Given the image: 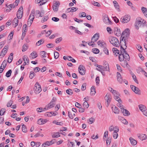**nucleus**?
<instances>
[{"label": "nucleus", "mask_w": 147, "mask_h": 147, "mask_svg": "<svg viewBox=\"0 0 147 147\" xmlns=\"http://www.w3.org/2000/svg\"><path fill=\"white\" fill-rule=\"evenodd\" d=\"M137 136L142 141L147 139V135L145 134H137Z\"/></svg>", "instance_id": "nucleus-9"}, {"label": "nucleus", "mask_w": 147, "mask_h": 147, "mask_svg": "<svg viewBox=\"0 0 147 147\" xmlns=\"http://www.w3.org/2000/svg\"><path fill=\"white\" fill-rule=\"evenodd\" d=\"M13 36V32H11L8 37V39L9 40L12 39Z\"/></svg>", "instance_id": "nucleus-61"}, {"label": "nucleus", "mask_w": 147, "mask_h": 147, "mask_svg": "<svg viewBox=\"0 0 147 147\" xmlns=\"http://www.w3.org/2000/svg\"><path fill=\"white\" fill-rule=\"evenodd\" d=\"M139 107L141 111L142 112L145 110H146V108L145 106L142 105H139Z\"/></svg>", "instance_id": "nucleus-27"}, {"label": "nucleus", "mask_w": 147, "mask_h": 147, "mask_svg": "<svg viewBox=\"0 0 147 147\" xmlns=\"http://www.w3.org/2000/svg\"><path fill=\"white\" fill-rule=\"evenodd\" d=\"M35 75V74L33 71H31L30 72L29 77L31 79H32L34 76Z\"/></svg>", "instance_id": "nucleus-42"}, {"label": "nucleus", "mask_w": 147, "mask_h": 147, "mask_svg": "<svg viewBox=\"0 0 147 147\" xmlns=\"http://www.w3.org/2000/svg\"><path fill=\"white\" fill-rule=\"evenodd\" d=\"M45 109H44V108H42L41 107H40L37 108L36 111L38 112H41L42 111H45Z\"/></svg>", "instance_id": "nucleus-58"}, {"label": "nucleus", "mask_w": 147, "mask_h": 147, "mask_svg": "<svg viewBox=\"0 0 147 147\" xmlns=\"http://www.w3.org/2000/svg\"><path fill=\"white\" fill-rule=\"evenodd\" d=\"M79 73L82 75H84L85 74V70L84 67L82 65H80L78 67Z\"/></svg>", "instance_id": "nucleus-11"}, {"label": "nucleus", "mask_w": 147, "mask_h": 147, "mask_svg": "<svg viewBox=\"0 0 147 147\" xmlns=\"http://www.w3.org/2000/svg\"><path fill=\"white\" fill-rule=\"evenodd\" d=\"M142 22L141 20H136L135 23V26L136 27V28L137 29H138L139 27L142 24Z\"/></svg>", "instance_id": "nucleus-19"}, {"label": "nucleus", "mask_w": 147, "mask_h": 147, "mask_svg": "<svg viewBox=\"0 0 147 147\" xmlns=\"http://www.w3.org/2000/svg\"><path fill=\"white\" fill-rule=\"evenodd\" d=\"M124 38V37H123L122 38L120 39V42L121 43H122V42H123L124 43V45L123 47V46L121 45V53H123L124 59L127 61H129L130 59V57L129 55L127 53L126 51L125 50V49H126L127 46L126 45V43L125 40H123Z\"/></svg>", "instance_id": "nucleus-1"}, {"label": "nucleus", "mask_w": 147, "mask_h": 147, "mask_svg": "<svg viewBox=\"0 0 147 147\" xmlns=\"http://www.w3.org/2000/svg\"><path fill=\"white\" fill-rule=\"evenodd\" d=\"M47 54V53L44 51H42L40 53V55L42 58L46 57Z\"/></svg>", "instance_id": "nucleus-35"}, {"label": "nucleus", "mask_w": 147, "mask_h": 147, "mask_svg": "<svg viewBox=\"0 0 147 147\" xmlns=\"http://www.w3.org/2000/svg\"><path fill=\"white\" fill-rule=\"evenodd\" d=\"M90 94L92 96L94 95L95 93V88L94 86H92L91 88Z\"/></svg>", "instance_id": "nucleus-29"}, {"label": "nucleus", "mask_w": 147, "mask_h": 147, "mask_svg": "<svg viewBox=\"0 0 147 147\" xmlns=\"http://www.w3.org/2000/svg\"><path fill=\"white\" fill-rule=\"evenodd\" d=\"M68 60L69 61H71L73 63H75L76 62V61L71 56H68Z\"/></svg>", "instance_id": "nucleus-50"}, {"label": "nucleus", "mask_w": 147, "mask_h": 147, "mask_svg": "<svg viewBox=\"0 0 147 147\" xmlns=\"http://www.w3.org/2000/svg\"><path fill=\"white\" fill-rule=\"evenodd\" d=\"M30 55H32V59L35 58L37 57V53L35 51H33L32 53Z\"/></svg>", "instance_id": "nucleus-36"}, {"label": "nucleus", "mask_w": 147, "mask_h": 147, "mask_svg": "<svg viewBox=\"0 0 147 147\" xmlns=\"http://www.w3.org/2000/svg\"><path fill=\"white\" fill-rule=\"evenodd\" d=\"M8 48L7 45L5 46L3 49L2 50L0 56L3 57L5 55L7 52Z\"/></svg>", "instance_id": "nucleus-13"}, {"label": "nucleus", "mask_w": 147, "mask_h": 147, "mask_svg": "<svg viewBox=\"0 0 147 147\" xmlns=\"http://www.w3.org/2000/svg\"><path fill=\"white\" fill-rule=\"evenodd\" d=\"M28 46L26 45H24L22 47V51H26L28 49Z\"/></svg>", "instance_id": "nucleus-49"}, {"label": "nucleus", "mask_w": 147, "mask_h": 147, "mask_svg": "<svg viewBox=\"0 0 147 147\" xmlns=\"http://www.w3.org/2000/svg\"><path fill=\"white\" fill-rule=\"evenodd\" d=\"M132 77L134 80L135 81V82L137 84H138V81L136 78V76H135V75L134 74H132Z\"/></svg>", "instance_id": "nucleus-46"}, {"label": "nucleus", "mask_w": 147, "mask_h": 147, "mask_svg": "<svg viewBox=\"0 0 147 147\" xmlns=\"http://www.w3.org/2000/svg\"><path fill=\"white\" fill-rule=\"evenodd\" d=\"M112 50L113 51V53L115 55H116L117 56L119 53V51L118 50L117 48H114Z\"/></svg>", "instance_id": "nucleus-30"}, {"label": "nucleus", "mask_w": 147, "mask_h": 147, "mask_svg": "<svg viewBox=\"0 0 147 147\" xmlns=\"http://www.w3.org/2000/svg\"><path fill=\"white\" fill-rule=\"evenodd\" d=\"M118 136V134L117 133L113 132V136L114 139H116L117 138Z\"/></svg>", "instance_id": "nucleus-64"}, {"label": "nucleus", "mask_w": 147, "mask_h": 147, "mask_svg": "<svg viewBox=\"0 0 147 147\" xmlns=\"http://www.w3.org/2000/svg\"><path fill=\"white\" fill-rule=\"evenodd\" d=\"M12 73V71L11 70H9L7 71L6 73L5 76L7 77H9L11 75V74Z\"/></svg>", "instance_id": "nucleus-37"}, {"label": "nucleus", "mask_w": 147, "mask_h": 147, "mask_svg": "<svg viewBox=\"0 0 147 147\" xmlns=\"http://www.w3.org/2000/svg\"><path fill=\"white\" fill-rule=\"evenodd\" d=\"M122 111L123 115L125 116H127L130 115V114L129 112L126 109H123V110Z\"/></svg>", "instance_id": "nucleus-28"}, {"label": "nucleus", "mask_w": 147, "mask_h": 147, "mask_svg": "<svg viewBox=\"0 0 147 147\" xmlns=\"http://www.w3.org/2000/svg\"><path fill=\"white\" fill-rule=\"evenodd\" d=\"M13 101L12 100H10L7 103V107H9L12 106V105L13 103Z\"/></svg>", "instance_id": "nucleus-48"}, {"label": "nucleus", "mask_w": 147, "mask_h": 147, "mask_svg": "<svg viewBox=\"0 0 147 147\" xmlns=\"http://www.w3.org/2000/svg\"><path fill=\"white\" fill-rule=\"evenodd\" d=\"M92 51L95 54L98 53L99 52V50L97 49L94 48L93 49Z\"/></svg>", "instance_id": "nucleus-54"}, {"label": "nucleus", "mask_w": 147, "mask_h": 147, "mask_svg": "<svg viewBox=\"0 0 147 147\" xmlns=\"http://www.w3.org/2000/svg\"><path fill=\"white\" fill-rule=\"evenodd\" d=\"M103 51L104 53L107 55H109V51L108 49L105 47L103 48Z\"/></svg>", "instance_id": "nucleus-57"}, {"label": "nucleus", "mask_w": 147, "mask_h": 147, "mask_svg": "<svg viewBox=\"0 0 147 147\" xmlns=\"http://www.w3.org/2000/svg\"><path fill=\"white\" fill-rule=\"evenodd\" d=\"M113 32L114 34L117 36H120L121 35V32L118 27H115Z\"/></svg>", "instance_id": "nucleus-10"}, {"label": "nucleus", "mask_w": 147, "mask_h": 147, "mask_svg": "<svg viewBox=\"0 0 147 147\" xmlns=\"http://www.w3.org/2000/svg\"><path fill=\"white\" fill-rule=\"evenodd\" d=\"M55 104L54 103L50 102L44 108L45 109L48 110L49 109H51L53 108Z\"/></svg>", "instance_id": "nucleus-22"}, {"label": "nucleus", "mask_w": 147, "mask_h": 147, "mask_svg": "<svg viewBox=\"0 0 147 147\" xmlns=\"http://www.w3.org/2000/svg\"><path fill=\"white\" fill-rule=\"evenodd\" d=\"M120 120L124 124L127 125L128 124V122L126 119L122 117H120Z\"/></svg>", "instance_id": "nucleus-33"}, {"label": "nucleus", "mask_w": 147, "mask_h": 147, "mask_svg": "<svg viewBox=\"0 0 147 147\" xmlns=\"http://www.w3.org/2000/svg\"><path fill=\"white\" fill-rule=\"evenodd\" d=\"M130 16L127 15L122 17L120 19V21L123 23H126L130 21Z\"/></svg>", "instance_id": "nucleus-5"}, {"label": "nucleus", "mask_w": 147, "mask_h": 147, "mask_svg": "<svg viewBox=\"0 0 147 147\" xmlns=\"http://www.w3.org/2000/svg\"><path fill=\"white\" fill-rule=\"evenodd\" d=\"M17 18H15L12 21V24L14 26V27H16L18 25L19 20Z\"/></svg>", "instance_id": "nucleus-17"}, {"label": "nucleus", "mask_w": 147, "mask_h": 147, "mask_svg": "<svg viewBox=\"0 0 147 147\" xmlns=\"http://www.w3.org/2000/svg\"><path fill=\"white\" fill-rule=\"evenodd\" d=\"M60 136L59 135V133H55L53 134L52 135V137L53 138H58Z\"/></svg>", "instance_id": "nucleus-43"}, {"label": "nucleus", "mask_w": 147, "mask_h": 147, "mask_svg": "<svg viewBox=\"0 0 147 147\" xmlns=\"http://www.w3.org/2000/svg\"><path fill=\"white\" fill-rule=\"evenodd\" d=\"M14 5V4H11L9 5V6L8 7V8H9V9H6V11L8 12L9 11H10L12 8H14L15 7Z\"/></svg>", "instance_id": "nucleus-31"}, {"label": "nucleus", "mask_w": 147, "mask_h": 147, "mask_svg": "<svg viewBox=\"0 0 147 147\" xmlns=\"http://www.w3.org/2000/svg\"><path fill=\"white\" fill-rule=\"evenodd\" d=\"M5 111V109H2L0 111V115L1 116H2L4 115V113Z\"/></svg>", "instance_id": "nucleus-56"}, {"label": "nucleus", "mask_w": 147, "mask_h": 147, "mask_svg": "<svg viewBox=\"0 0 147 147\" xmlns=\"http://www.w3.org/2000/svg\"><path fill=\"white\" fill-rule=\"evenodd\" d=\"M34 90L36 94L39 93L42 90L41 86L38 82H36L35 85Z\"/></svg>", "instance_id": "nucleus-3"}, {"label": "nucleus", "mask_w": 147, "mask_h": 147, "mask_svg": "<svg viewBox=\"0 0 147 147\" xmlns=\"http://www.w3.org/2000/svg\"><path fill=\"white\" fill-rule=\"evenodd\" d=\"M136 48L140 51L141 52L142 50L141 46L139 45H137L136 46Z\"/></svg>", "instance_id": "nucleus-60"}, {"label": "nucleus", "mask_w": 147, "mask_h": 147, "mask_svg": "<svg viewBox=\"0 0 147 147\" xmlns=\"http://www.w3.org/2000/svg\"><path fill=\"white\" fill-rule=\"evenodd\" d=\"M50 145L49 142L47 141L45 142L42 145V147H47L46 146H49Z\"/></svg>", "instance_id": "nucleus-41"}, {"label": "nucleus", "mask_w": 147, "mask_h": 147, "mask_svg": "<svg viewBox=\"0 0 147 147\" xmlns=\"http://www.w3.org/2000/svg\"><path fill=\"white\" fill-rule=\"evenodd\" d=\"M44 42V40L43 39H41L37 42L36 43V45L37 46H39L43 43Z\"/></svg>", "instance_id": "nucleus-39"}, {"label": "nucleus", "mask_w": 147, "mask_h": 147, "mask_svg": "<svg viewBox=\"0 0 147 147\" xmlns=\"http://www.w3.org/2000/svg\"><path fill=\"white\" fill-rule=\"evenodd\" d=\"M112 94L114 96V99L117 101L119 102H121V100L120 98L119 97L120 94L119 92L116 90L113 91Z\"/></svg>", "instance_id": "nucleus-4"}, {"label": "nucleus", "mask_w": 147, "mask_h": 147, "mask_svg": "<svg viewBox=\"0 0 147 147\" xmlns=\"http://www.w3.org/2000/svg\"><path fill=\"white\" fill-rule=\"evenodd\" d=\"M110 42L113 46L116 47L119 46L120 43L118 40L115 37L110 36L109 38Z\"/></svg>", "instance_id": "nucleus-2"}, {"label": "nucleus", "mask_w": 147, "mask_h": 147, "mask_svg": "<svg viewBox=\"0 0 147 147\" xmlns=\"http://www.w3.org/2000/svg\"><path fill=\"white\" fill-rule=\"evenodd\" d=\"M75 115V114L74 113L73 115H72L71 113L69 111L68 112V116L69 118L71 119H72L74 117V116Z\"/></svg>", "instance_id": "nucleus-52"}, {"label": "nucleus", "mask_w": 147, "mask_h": 147, "mask_svg": "<svg viewBox=\"0 0 147 147\" xmlns=\"http://www.w3.org/2000/svg\"><path fill=\"white\" fill-rule=\"evenodd\" d=\"M129 140L130 141L131 144L133 145H135L137 144L136 141L134 139L132 138H129Z\"/></svg>", "instance_id": "nucleus-34"}, {"label": "nucleus", "mask_w": 147, "mask_h": 147, "mask_svg": "<svg viewBox=\"0 0 147 147\" xmlns=\"http://www.w3.org/2000/svg\"><path fill=\"white\" fill-rule=\"evenodd\" d=\"M103 71H109V65H104L103 67Z\"/></svg>", "instance_id": "nucleus-44"}, {"label": "nucleus", "mask_w": 147, "mask_h": 147, "mask_svg": "<svg viewBox=\"0 0 147 147\" xmlns=\"http://www.w3.org/2000/svg\"><path fill=\"white\" fill-rule=\"evenodd\" d=\"M117 80L120 83H122L123 82V80L122 78L121 75L120 73L119 72L117 73Z\"/></svg>", "instance_id": "nucleus-20"}, {"label": "nucleus", "mask_w": 147, "mask_h": 147, "mask_svg": "<svg viewBox=\"0 0 147 147\" xmlns=\"http://www.w3.org/2000/svg\"><path fill=\"white\" fill-rule=\"evenodd\" d=\"M131 88L132 90L135 93L138 95H140L141 94V91L138 88L132 85L131 86Z\"/></svg>", "instance_id": "nucleus-7"}, {"label": "nucleus", "mask_w": 147, "mask_h": 147, "mask_svg": "<svg viewBox=\"0 0 147 147\" xmlns=\"http://www.w3.org/2000/svg\"><path fill=\"white\" fill-rule=\"evenodd\" d=\"M7 63L6 61L5 60H4L2 63V64L1 66V67H2L4 68V69H5Z\"/></svg>", "instance_id": "nucleus-38"}, {"label": "nucleus", "mask_w": 147, "mask_h": 147, "mask_svg": "<svg viewBox=\"0 0 147 147\" xmlns=\"http://www.w3.org/2000/svg\"><path fill=\"white\" fill-rule=\"evenodd\" d=\"M22 131L24 132H26L27 131V129L26 127V126L24 124L22 125Z\"/></svg>", "instance_id": "nucleus-51"}, {"label": "nucleus", "mask_w": 147, "mask_h": 147, "mask_svg": "<svg viewBox=\"0 0 147 147\" xmlns=\"http://www.w3.org/2000/svg\"><path fill=\"white\" fill-rule=\"evenodd\" d=\"M49 18L48 17V16H45L43 18L41 21V22H42L43 23L44 22H45L47 21V20Z\"/></svg>", "instance_id": "nucleus-53"}, {"label": "nucleus", "mask_w": 147, "mask_h": 147, "mask_svg": "<svg viewBox=\"0 0 147 147\" xmlns=\"http://www.w3.org/2000/svg\"><path fill=\"white\" fill-rule=\"evenodd\" d=\"M27 30V25L26 24H25L23 25V31L22 34V38H24L26 35V32Z\"/></svg>", "instance_id": "nucleus-14"}, {"label": "nucleus", "mask_w": 147, "mask_h": 147, "mask_svg": "<svg viewBox=\"0 0 147 147\" xmlns=\"http://www.w3.org/2000/svg\"><path fill=\"white\" fill-rule=\"evenodd\" d=\"M112 109L113 112L117 114H119V110L118 109L117 107L115 105H113L112 107Z\"/></svg>", "instance_id": "nucleus-18"}, {"label": "nucleus", "mask_w": 147, "mask_h": 147, "mask_svg": "<svg viewBox=\"0 0 147 147\" xmlns=\"http://www.w3.org/2000/svg\"><path fill=\"white\" fill-rule=\"evenodd\" d=\"M62 40V37H60L59 38H57L55 40V42L57 43H58L59 42H60Z\"/></svg>", "instance_id": "nucleus-63"}, {"label": "nucleus", "mask_w": 147, "mask_h": 147, "mask_svg": "<svg viewBox=\"0 0 147 147\" xmlns=\"http://www.w3.org/2000/svg\"><path fill=\"white\" fill-rule=\"evenodd\" d=\"M60 5L59 2H56L53 6V9L55 12H57L58 10L59 6Z\"/></svg>", "instance_id": "nucleus-15"}, {"label": "nucleus", "mask_w": 147, "mask_h": 147, "mask_svg": "<svg viewBox=\"0 0 147 147\" xmlns=\"http://www.w3.org/2000/svg\"><path fill=\"white\" fill-rule=\"evenodd\" d=\"M103 21L105 23L107 24H110L111 23V22L107 16H105V17H104Z\"/></svg>", "instance_id": "nucleus-23"}, {"label": "nucleus", "mask_w": 147, "mask_h": 147, "mask_svg": "<svg viewBox=\"0 0 147 147\" xmlns=\"http://www.w3.org/2000/svg\"><path fill=\"white\" fill-rule=\"evenodd\" d=\"M83 107L85 108V107L86 108V109L88 108L89 107V105L88 104L87 102H84L83 104Z\"/></svg>", "instance_id": "nucleus-47"}, {"label": "nucleus", "mask_w": 147, "mask_h": 147, "mask_svg": "<svg viewBox=\"0 0 147 147\" xmlns=\"http://www.w3.org/2000/svg\"><path fill=\"white\" fill-rule=\"evenodd\" d=\"M124 57L123 53H121L119 54V60L121 61H123L124 59Z\"/></svg>", "instance_id": "nucleus-32"}, {"label": "nucleus", "mask_w": 147, "mask_h": 147, "mask_svg": "<svg viewBox=\"0 0 147 147\" xmlns=\"http://www.w3.org/2000/svg\"><path fill=\"white\" fill-rule=\"evenodd\" d=\"M78 9V8L76 7H70L67 9V11L68 12H73L75 11Z\"/></svg>", "instance_id": "nucleus-25"}, {"label": "nucleus", "mask_w": 147, "mask_h": 147, "mask_svg": "<svg viewBox=\"0 0 147 147\" xmlns=\"http://www.w3.org/2000/svg\"><path fill=\"white\" fill-rule=\"evenodd\" d=\"M48 0H41V2L40 4L39 5V6H41L45 3Z\"/></svg>", "instance_id": "nucleus-59"}, {"label": "nucleus", "mask_w": 147, "mask_h": 147, "mask_svg": "<svg viewBox=\"0 0 147 147\" xmlns=\"http://www.w3.org/2000/svg\"><path fill=\"white\" fill-rule=\"evenodd\" d=\"M39 125L43 124V119H38L37 121Z\"/></svg>", "instance_id": "nucleus-62"}, {"label": "nucleus", "mask_w": 147, "mask_h": 147, "mask_svg": "<svg viewBox=\"0 0 147 147\" xmlns=\"http://www.w3.org/2000/svg\"><path fill=\"white\" fill-rule=\"evenodd\" d=\"M66 93L69 95H71L73 94V92L71 89H69L66 90Z\"/></svg>", "instance_id": "nucleus-45"}, {"label": "nucleus", "mask_w": 147, "mask_h": 147, "mask_svg": "<svg viewBox=\"0 0 147 147\" xmlns=\"http://www.w3.org/2000/svg\"><path fill=\"white\" fill-rule=\"evenodd\" d=\"M105 99L107 102V107H108L111 100V94L107 93L105 97Z\"/></svg>", "instance_id": "nucleus-8"}, {"label": "nucleus", "mask_w": 147, "mask_h": 147, "mask_svg": "<svg viewBox=\"0 0 147 147\" xmlns=\"http://www.w3.org/2000/svg\"><path fill=\"white\" fill-rule=\"evenodd\" d=\"M97 43L98 45L103 48L106 46L105 43L103 41L99 40L98 42Z\"/></svg>", "instance_id": "nucleus-21"}, {"label": "nucleus", "mask_w": 147, "mask_h": 147, "mask_svg": "<svg viewBox=\"0 0 147 147\" xmlns=\"http://www.w3.org/2000/svg\"><path fill=\"white\" fill-rule=\"evenodd\" d=\"M34 11L33 12H32L29 17L28 20L30 21V24H32L34 18Z\"/></svg>", "instance_id": "nucleus-16"}, {"label": "nucleus", "mask_w": 147, "mask_h": 147, "mask_svg": "<svg viewBox=\"0 0 147 147\" xmlns=\"http://www.w3.org/2000/svg\"><path fill=\"white\" fill-rule=\"evenodd\" d=\"M113 3L114 7L118 11H120V10L119 9V5L117 1H113Z\"/></svg>", "instance_id": "nucleus-24"}, {"label": "nucleus", "mask_w": 147, "mask_h": 147, "mask_svg": "<svg viewBox=\"0 0 147 147\" xmlns=\"http://www.w3.org/2000/svg\"><path fill=\"white\" fill-rule=\"evenodd\" d=\"M23 8L22 7H20L18 9L17 14V18L18 19H20L22 17V14H23Z\"/></svg>", "instance_id": "nucleus-6"}, {"label": "nucleus", "mask_w": 147, "mask_h": 147, "mask_svg": "<svg viewBox=\"0 0 147 147\" xmlns=\"http://www.w3.org/2000/svg\"><path fill=\"white\" fill-rule=\"evenodd\" d=\"M119 103L117 104V105L118 107L120 108V109H121V111H122L123 109H124L123 106L120 103V102Z\"/></svg>", "instance_id": "nucleus-55"}, {"label": "nucleus", "mask_w": 147, "mask_h": 147, "mask_svg": "<svg viewBox=\"0 0 147 147\" xmlns=\"http://www.w3.org/2000/svg\"><path fill=\"white\" fill-rule=\"evenodd\" d=\"M99 34L98 33H96L91 38L92 42L94 43L96 41L99 39Z\"/></svg>", "instance_id": "nucleus-12"}, {"label": "nucleus", "mask_w": 147, "mask_h": 147, "mask_svg": "<svg viewBox=\"0 0 147 147\" xmlns=\"http://www.w3.org/2000/svg\"><path fill=\"white\" fill-rule=\"evenodd\" d=\"M92 3L94 5L98 7H100L101 6L100 3L98 2L95 1H93L92 2Z\"/></svg>", "instance_id": "nucleus-40"}, {"label": "nucleus", "mask_w": 147, "mask_h": 147, "mask_svg": "<svg viewBox=\"0 0 147 147\" xmlns=\"http://www.w3.org/2000/svg\"><path fill=\"white\" fill-rule=\"evenodd\" d=\"M129 32V30L128 28L126 29L122 33V36L125 35L127 36L128 35Z\"/></svg>", "instance_id": "nucleus-26"}]
</instances>
